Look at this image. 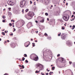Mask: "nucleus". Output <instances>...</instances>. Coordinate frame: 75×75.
Here are the masks:
<instances>
[{"mask_svg": "<svg viewBox=\"0 0 75 75\" xmlns=\"http://www.w3.org/2000/svg\"><path fill=\"white\" fill-rule=\"evenodd\" d=\"M33 47H35V45H33Z\"/></svg>", "mask_w": 75, "mask_h": 75, "instance_id": "nucleus-56", "label": "nucleus"}, {"mask_svg": "<svg viewBox=\"0 0 75 75\" xmlns=\"http://www.w3.org/2000/svg\"><path fill=\"white\" fill-rule=\"evenodd\" d=\"M15 31H16V29H14V30H13V32Z\"/></svg>", "mask_w": 75, "mask_h": 75, "instance_id": "nucleus-52", "label": "nucleus"}, {"mask_svg": "<svg viewBox=\"0 0 75 75\" xmlns=\"http://www.w3.org/2000/svg\"><path fill=\"white\" fill-rule=\"evenodd\" d=\"M2 22H3V23H5V20H3L2 21Z\"/></svg>", "mask_w": 75, "mask_h": 75, "instance_id": "nucleus-34", "label": "nucleus"}, {"mask_svg": "<svg viewBox=\"0 0 75 75\" xmlns=\"http://www.w3.org/2000/svg\"><path fill=\"white\" fill-rule=\"evenodd\" d=\"M22 67L23 68V69H24V65H22Z\"/></svg>", "mask_w": 75, "mask_h": 75, "instance_id": "nucleus-32", "label": "nucleus"}, {"mask_svg": "<svg viewBox=\"0 0 75 75\" xmlns=\"http://www.w3.org/2000/svg\"><path fill=\"white\" fill-rule=\"evenodd\" d=\"M2 34L3 35H5V33L4 32H2Z\"/></svg>", "mask_w": 75, "mask_h": 75, "instance_id": "nucleus-13", "label": "nucleus"}, {"mask_svg": "<svg viewBox=\"0 0 75 75\" xmlns=\"http://www.w3.org/2000/svg\"><path fill=\"white\" fill-rule=\"evenodd\" d=\"M34 54H32L30 55V58L32 59L34 58Z\"/></svg>", "mask_w": 75, "mask_h": 75, "instance_id": "nucleus-8", "label": "nucleus"}, {"mask_svg": "<svg viewBox=\"0 0 75 75\" xmlns=\"http://www.w3.org/2000/svg\"><path fill=\"white\" fill-rule=\"evenodd\" d=\"M73 27L74 28H75V25H73Z\"/></svg>", "mask_w": 75, "mask_h": 75, "instance_id": "nucleus-47", "label": "nucleus"}, {"mask_svg": "<svg viewBox=\"0 0 75 75\" xmlns=\"http://www.w3.org/2000/svg\"><path fill=\"white\" fill-rule=\"evenodd\" d=\"M54 68H55V67H52V70H54Z\"/></svg>", "mask_w": 75, "mask_h": 75, "instance_id": "nucleus-22", "label": "nucleus"}, {"mask_svg": "<svg viewBox=\"0 0 75 75\" xmlns=\"http://www.w3.org/2000/svg\"><path fill=\"white\" fill-rule=\"evenodd\" d=\"M25 24V22L24 21H22V24H23V25H24V24Z\"/></svg>", "mask_w": 75, "mask_h": 75, "instance_id": "nucleus-12", "label": "nucleus"}, {"mask_svg": "<svg viewBox=\"0 0 75 75\" xmlns=\"http://www.w3.org/2000/svg\"><path fill=\"white\" fill-rule=\"evenodd\" d=\"M51 73L50 72V73H49V74L50 75H51Z\"/></svg>", "mask_w": 75, "mask_h": 75, "instance_id": "nucleus-54", "label": "nucleus"}, {"mask_svg": "<svg viewBox=\"0 0 75 75\" xmlns=\"http://www.w3.org/2000/svg\"><path fill=\"white\" fill-rule=\"evenodd\" d=\"M61 37L62 40H65V39L66 38L65 35H64V33H62L61 35Z\"/></svg>", "mask_w": 75, "mask_h": 75, "instance_id": "nucleus-3", "label": "nucleus"}, {"mask_svg": "<svg viewBox=\"0 0 75 75\" xmlns=\"http://www.w3.org/2000/svg\"><path fill=\"white\" fill-rule=\"evenodd\" d=\"M47 21H49V20H50L49 18H47Z\"/></svg>", "mask_w": 75, "mask_h": 75, "instance_id": "nucleus-45", "label": "nucleus"}, {"mask_svg": "<svg viewBox=\"0 0 75 75\" xmlns=\"http://www.w3.org/2000/svg\"><path fill=\"white\" fill-rule=\"evenodd\" d=\"M35 2H34V5H35L36 4H35Z\"/></svg>", "mask_w": 75, "mask_h": 75, "instance_id": "nucleus-51", "label": "nucleus"}, {"mask_svg": "<svg viewBox=\"0 0 75 75\" xmlns=\"http://www.w3.org/2000/svg\"><path fill=\"white\" fill-rule=\"evenodd\" d=\"M30 4H31L32 3V1H30Z\"/></svg>", "mask_w": 75, "mask_h": 75, "instance_id": "nucleus-40", "label": "nucleus"}, {"mask_svg": "<svg viewBox=\"0 0 75 75\" xmlns=\"http://www.w3.org/2000/svg\"><path fill=\"white\" fill-rule=\"evenodd\" d=\"M44 75V73H43V74H42V75Z\"/></svg>", "mask_w": 75, "mask_h": 75, "instance_id": "nucleus-64", "label": "nucleus"}, {"mask_svg": "<svg viewBox=\"0 0 75 75\" xmlns=\"http://www.w3.org/2000/svg\"><path fill=\"white\" fill-rule=\"evenodd\" d=\"M28 11V9H26L25 10V11L26 12H27V11Z\"/></svg>", "mask_w": 75, "mask_h": 75, "instance_id": "nucleus-24", "label": "nucleus"}, {"mask_svg": "<svg viewBox=\"0 0 75 75\" xmlns=\"http://www.w3.org/2000/svg\"><path fill=\"white\" fill-rule=\"evenodd\" d=\"M75 18H72V21H74V20H75Z\"/></svg>", "mask_w": 75, "mask_h": 75, "instance_id": "nucleus-41", "label": "nucleus"}, {"mask_svg": "<svg viewBox=\"0 0 75 75\" xmlns=\"http://www.w3.org/2000/svg\"><path fill=\"white\" fill-rule=\"evenodd\" d=\"M24 57H27V54H24Z\"/></svg>", "mask_w": 75, "mask_h": 75, "instance_id": "nucleus-14", "label": "nucleus"}, {"mask_svg": "<svg viewBox=\"0 0 75 75\" xmlns=\"http://www.w3.org/2000/svg\"><path fill=\"white\" fill-rule=\"evenodd\" d=\"M11 1H10L9 2V3L8 4V5H9V6H10V4H11L10 3H11Z\"/></svg>", "mask_w": 75, "mask_h": 75, "instance_id": "nucleus-29", "label": "nucleus"}, {"mask_svg": "<svg viewBox=\"0 0 75 75\" xmlns=\"http://www.w3.org/2000/svg\"><path fill=\"white\" fill-rule=\"evenodd\" d=\"M34 16V13L30 11L28 14V17L26 18L28 20H30L33 18V17Z\"/></svg>", "mask_w": 75, "mask_h": 75, "instance_id": "nucleus-1", "label": "nucleus"}, {"mask_svg": "<svg viewBox=\"0 0 75 75\" xmlns=\"http://www.w3.org/2000/svg\"><path fill=\"white\" fill-rule=\"evenodd\" d=\"M22 59V61H24V60L25 59V58L24 57H23Z\"/></svg>", "mask_w": 75, "mask_h": 75, "instance_id": "nucleus-20", "label": "nucleus"}, {"mask_svg": "<svg viewBox=\"0 0 75 75\" xmlns=\"http://www.w3.org/2000/svg\"><path fill=\"white\" fill-rule=\"evenodd\" d=\"M45 4L46 5H47V4H48L49 3V1L48 0H45Z\"/></svg>", "mask_w": 75, "mask_h": 75, "instance_id": "nucleus-6", "label": "nucleus"}, {"mask_svg": "<svg viewBox=\"0 0 75 75\" xmlns=\"http://www.w3.org/2000/svg\"><path fill=\"white\" fill-rule=\"evenodd\" d=\"M44 21V19H43L42 20L40 21V23H43Z\"/></svg>", "mask_w": 75, "mask_h": 75, "instance_id": "nucleus-11", "label": "nucleus"}, {"mask_svg": "<svg viewBox=\"0 0 75 75\" xmlns=\"http://www.w3.org/2000/svg\"><path fill=\"white\" fill-rule=\"evenodd\" d=\"M34 61H38V57H35L34 59Z\"/></svg>", "mask_w": 75, "mask_h": 75, "instance_id": "nucleus-7", "label": "nucleus"}, {"mask_svg": "<svg viewBox=\"0 0 75 75\" xmlns=\"http://www.w3.org/2000/svg\"><path fill=\"white\" fill-rule=\"evenodd\" d=\"M39 72H40V71H38V70H36L35 71V73H39Z\"/></svg>", "mask_w": 75, "mask_h": 75, "instance_id": "nucleus-21", "label": "nucleus"}, {"mask_svg": "<svg viewBox=\"0 0 75 75\" xmlns=\"http://www.w3.org/2000/svg\"><path fill=\"white\" fill-rule=\"evenodd\" d=\"M74 15H72L71 16V18L74 17Z\"/></svg>", "mask_w": 75, "mask_h": 75, "instance_id": "nucleus-37", "label": "nucleus"}, {"mask_svg": "<svg viewBox=\"0 0 75 75\" xmlns=\"http://www.w3.org/2000/svg\"><path fill=\"white\" fill-rule=\"evenodd\" d=\"M45 16H48V13H45Z\"/></svg>", "mask_w": 75, "mask_h": 75, "instance_id": "nucleus-17", "label": "nucleus"}, {"mask_svg": "<svg viewBox=\"0 0 75 75\" xmlns=\"http://www.w3.org/2000/svg\"><path fill=\"white\" fill-rule=\"evenodd\" d=\"M51 74H53V72H51V71L50 72Z\"/></svg>", "mask_w": 75, "mask_h": 75, "instance_id": "nucleus-55", "label": "nucleus"}, {"mask_svg": "<svg viewBox=\"0 0 75 75\" xmlns=\"http://www.w3.org/2000/svg\"><path fill=\"white\" fill-rule=\"evenodd\" d=\"M59 55H60V54H58V55H57V57H59Z\"/></svg>", "mask_w": 75, "mask_h": 75, "instance_id": "nucleus-50", "label": "nucleus"}, {"mask_svg": "<svg viewBox=\"0 0 75 75\" xmlns=\"http://www.w3.org/2000/svg\"><path fill=\"white\" fill-rule=\"evenodd\" d=\"M22 66H21V65H19V66L20 67H21Z\"/></svg>", "mask_w": 75, "mask_h": 75, "instance_id": "nucleus-53", "label": "nucleus"}, {"mask_svg": "<svg viewBox=\"0 0 75 75\" xmlns=\"http://www.w3.org/2000/svg\"><path fill=\"white\" fill-rule=\"evenodd\" d=\"M35 22L36 23H38V21H35Z\"/></svg>", "mask_w": 75, "mask_h": 75, "instance_id": "nucleus-39", "label": "nucleus"}, {"mask_svg": "<svg viewBox=\"0 0 75 75\" xmlns=\"http://www.w3.org/2000/svg\"><path fill=\"white\" fill-rule=\"evenodd\" d=\"M24 9H22V13H23H23H24Z\"/></svg>", "mask_w": 75, "mask_h": 75, "instance_id": "nucleus-25", "label": "nucleus"}, {"mask_svg": "<svg viewBox=\"0 0 75 75\" xmlns=\"http://www.w3.org/2000/svg\"><path fill=\"white\" fill-rule=\"evenodd\" d=\"M37 68H39L40 70H42L43 69V66L41 64H38L37 65Z\"/></svg>", "mask_w": 75, "mask_h": 75, "instance_id": "nucleus-2", "label": "nucleus"}, {"mask_svg": "<svg viewBox=\"0 0 75 75\" xmlns=\"http://www.w3.org/2000/svg\"><path fill=\"white\" fill-rule=\"evenodd\" d=\"M68 3H67L66 4V5H68Z\"/></svg>", "mask_w": 75, "mask_h": 75, "instance_id": "nucleus-60", "label": "nucleus"}, {"mask_svg": "<svg viewBox=\"0 0 75 75\" xmlns=\"http://www.w3.org/2000/svg\"><path fill=\"white\" fill-rule=\"evenodd\" d=\"M70 27L71 28V27H72V26L70 25Z\"/></svg>", "mask_w": 75, "mask_h": 75, "instance_id": "nucleus-61", "label": "nucleus"}, {"mask_svg": "<svg viewBox=\"0 0 75 75\" xmlns=\"http://www.w3.org/2000/svg\"><path fill=\"white\" fill-rule=\"evenodd\" d=\"M48 70V69H47V71H48V72H50V70Z\"/></svg>", "mask_w": 75, "mask_h": 75, "instance_id": "nucleus-36", "label": "nucleus"}, {"mask_svg": "<svg viewBox=\"0 0 75 75\" xmlns=\"http://www.w3.org/2000/svg\"><path fill=\"white\" fill-rule=\"evenodd\" d=\"M9 25L10 26H12V24L11 23H10L9 24Z\"/></svg>", "mask_w": 75, "mask_h": 75, "instance_id": "nucleus-33", "label": "nucleus"}, {"mask_svg": "<svg viewBox=\"0 0 75 75\" xmlns=\"http://www.w3.org/2000/svg\"><path fill=\"white\" fill-rule=\"evenodd\" d=\"M73 66L75 67V62L73 63Z\"/></svg>", "mask_w": 75, "mask_h": 75, "instance_id": "nucleus-18", "label": "nucleus"}, {"mask_svg": "<svg viewBox=\"0 0 75 75\" xmlns=\"http://www.w3.org/2000/svg\"><path fill=\"white\" fill-rule=\"evenodd\" d=\"M25 4H22V3H20V7H23L24 6Z\"/></svg>", "mask_w": 75, "mask_h": 75, "instance_id": "nucleus-10", "label": "nucleus"}, {"mask_svg": "<svg viewBox=\"0 0 75 75\" xmlns=\"http://www.w3.org/2000/svg\"><path fill=\"white\" fill-rule=\"evenodd\" d=\"M63 19L64 20H65V21H68L69 19V18H67V16H63Z\"/></svg>", "mask_w": 75, "mask_h": 75, "instance_id": "nucleus-4", "label": "nucleus"}, {"mask_svg": "<svg viewBox=\"0 0 75 75\" xmlns=\"http://www.w3.org/2000/svg\"><path fill=\"white\" fill-rule=\"evenodd\" d=\"M3 19H5V18H6V16H3Z\"/></svg>", "mask_w": 75, "mask_h": 75, "instance_id": "nucleus-19", "label": "nucleus"}, {"mask_svg": "<svg viewBox=\"0 0 75 75\" xmlns=\"http://www.w3.org/2000/svg\"><path fill=\"white\" fill-rule=\"evenodd\" d=\"M69 62V64H72V62Z\"/></svg>", "mask_w": 75, "mask_h": 75, "instance_id": "nucleus-38", "label": "nucleus"}, {"mask_svg": "<svg viewBox=\"0 0 75 75\" xmlns=\"http://www.w3.org/2000/svg\"><path fill=\"white\" fill-rule=\"evenodd\" d=\"M74 28L73 27V28H72V30H74Z\"/></svg>", "mask_w": 75, "mask_h": 75, "instance_id": "nucleus-63", "label": "nucleus"}, {"mask_svg": "<svg viewBox=\"0 0 75 75\" xmlns=\"http://www.w3.org/2000/svg\"><path fill=\"white\" fill-rule=\"evenodd\" d=\"M7 42H10V41H9V40H7Z\"/></svg>", "mask_w": 75, "mask_h": 75, "instance_id": "nucleus-46", "label": "nucleus"}, {"mask_svg": "<svg viewBox=\"0 0 75 75\" xmlns=\"http://www.w3.org/2000/svg\"><path fill=\"white\" fill-rule=\"evenodd\" d=\"M25 62H26L27 63H28V60H26L25 61Z\"/></svg>", "mask_w": 75, "mask_h": 75, "instance_id": "nucleus-27", "label": "nucleus"}, {"mask_svg": "<svg viewBox=\"0 0 75 75\" xmlns=\"http://www.w3.org/2000/svg\"><path fill=\"white\" fill-rule=\"evenodd\" d=\"M29 45H30V44H29L28 45H27L26 46V47H28Z\"/></svg>", "mask_w": 75, "mask_h": 75, "instance_id": "nucleus-49", "label": "nucleus"}, {"mask_svg": "<svg viewBox=\"0 0 75 75\" xmlns=\"http://www.w3.org/2000/svg\"><path fill=\"white\" fill-rule=\"evenodd\" d=\"M45 36H46H46H48V35L47 34V33H45Z\"/></svg>", "mask_w": 75, "mask_h": 75, "instance_id": "nucleus-23", "label": "nucleus"}, {"mask_svg": "<svg viewBox=\"0 0 75 75\" xmlns=\"http://www.w3.org/2000/svg\"><path fill=\"white\" fill-rule=\"evenodd\" d=\"M10 6H13V4H10Z\"/></svg>", "mask_w": 75, "mask_h": 75, "instance_id": "nucleus-48", "label": "nucleus"}, {"mask_svg": "<svg viewBox=\"0 0 75 75\" xmlns=\"http://www.w3.org/2000/svg\"><path fill=\"white\" fill-rule=\"evenodd\" d=\"M27 26L29 27L30 28L31 27L32 25V23L31 22L29 23L27 25Z\"/></svg>", "mask_w": 75, "mask_h": 75, "instance_id": "nucleus-5", "label": "nucleus"}, {"mask_svg": "<svg viewBox=\"0 0 75 75\" xmlns=\"http://www.w3.org/2000/svg\"><path fill=\"white\" fill-rule=\"evenodd\" d=\"M45 74L46 75H48V73H45Z\"/></svg>", "mask_w": 75, "mask_h": 75, "instance_id": "nucleus-42", "label": "nucleus"}, {"mask_svg": "<svg viewBox=\"0 0 75 75\" xmlns=\"http://www.w3.org/2000/svg\"><path fill=\"white\" fill-rule=\"evenodd\" d=\"M11 21H13V22H14L15 21L13 20H11Z\"/></svg>", "mask_w": 75, "mask_h": 75, "instance_id": "nucleus-44", "label": "nucleus"}, {"mask_svg": "<svg viewBox=\"0 0 75 75\" xmlns=\"http://www.w3.org/2000/svg\"><path fill=\"white\" fill-rule=\"evenodd\" d=\"M61 33H60L59 34H58V36H60L61 35Z\"/></svg>", "mask_w": 75, "mask_h": 75, "instance_id": "nucleus-28", "label": "nucleus"}, {"mask_svg": "<svg viewBox=\"0 0 75 75\" xmlns=\"http://www.w3.org/2000/svg\"><path fill=\"white\" fill-rule=\"evenodd\" d=\"M53 6H52V5H51V7H53Z\"/></svg>", "mask_w": 75, "mask_h": 75, "instance_id": "nucleus-62", "label": "nucleus"}, {"mask_svg": "<svg viewBox=\"0 0 75 75\" xmlns=\"http://www.w3.org/2000/svg\"><path fill=\"white\" fill-rule=\"evenodd\" d=\"M49 38L50 40V39H51V38L50 37V38Z\"/></svg>", "mask_w": 75, "mask_h": 75, "instance_id": "nucleus-59", "label": "nucleus"}, {"mask_svg": "<svg viewBox=\"0 0 75 75\" xmlns=\"http://www.w3.org/2000/svg\"><path fill=\"white\" fill-rule=\"evenodd\" d=\"M59 21H60L61 23H62L63 22V20H59Z\"/></svg>", "mask_w": 75, "mask_h": 75, "instance_id": "nucleus-26", "label": "nucleus"}, {"mask_svg": "<svg viewBox=\"0 0 75 75\" xmlns=\"http://www.w3.org/2000/svg\"><path fill=\"white\" fill-rule=\"evenodd\" d=\"M36 33H38V31H36Z\"/></svg>", "mask_w": 75, "mask_h": 75, "instance_id": "nucleus-57", "label": "nucleus"}, {"mask_svg": "<svg viewBox=\"0 0 75 75\" xmlns=\"http://www.w3.org/2000/svg\"><path fill=\"white\" fill-rule=\"evenodd\" d=\"M62 30H65V28H64V27L62 26Z\"/></svg>", "mask_w": 75, "mask_h": 75, "instance_id": "nucleus-15", "label": "nucleus"}, {"mask_svg": "<svg viewBox=\"0 0 75 75\" xmlns=\"http://www.w3.org/2000/svg\"><path fill=\"white\" fill-rule=\"evenodd\" d=\"M73 14H75V12H74V13H73Z\"/></svg>", "mask_w": 75, "mask_h": 75, "instance_id": "nucleus-58", "label": "nucleus"}, {"mask_svg": "<svg viewBox=\"0 0 75 75\" xmlns=\"http://www.w3.org/2000/svg\"><path fill=\"white\" fill-rule=\"evenodd\" d=\"M8 32V31H6V30H5V33H7Z\"/></svg>", "mask_w": 75, "mask_h": 75, "instance_id": "nucleus-31", "label": "nucleus"}, {"mask_svg": "<svg viewBox=\"0 0 75 75\" xmlns=\"http://www.w3.org/2000/svg\"><path fill=\"white\" fill-rule=\"evenodd\" d=\"M11 13L9 12V13H8V15H11Z\"/></svg>", "mask_w": 75, "mask_h": 75, "instance_id": "nucleus-35", "label": "nucleus"}, {"mask_svg": "<svg viewBox=\"0 0 75 75\" xmlns=\"http://www.w3.org/2000/svg\"><path fill=\"white\" fill-rule=\"evenodd\" d=\"M8 9L9 10V11H10V10H11V8H8Z\"/></svg>", "mask_w": 75, "mask_h": 75, "instance_id": "nucleus-30", "label": "nucleus"}, {"mask_svg": "<svg viewBox=\"0 0 75 75\" xmlns=\"http://www.w3.org/2000/svg\"><path fill=\"white\" fill-rule=\"evenodd\" d=\"M21 3H22V4L25 5L26 4V2L25 1H22L21 2Z\"/></svg>", "mask_w": 75, "mask_h": 75, "instance_id": "nucleus-9", "label": "nucleus"}, {"mask_svg": "<svg viewBox=\"0 0 75 75\" xmlns=\"http://www.w3.org/2000/svg\"><path fill=\"white\" fill-rule=\"evenodd\" d=\"M10 35H11L12 36H13V33L11 34H10Z\"/></svg>", "mask_w": 75, "mask_h": 75, "instance_id": "nucleus-43", "label": "nucleus"}, {"mask_svg": "<svg viewBox=\"0 0 75 75\" xmlns=\"http://www.w3.org/2000/svg\"><path fill=\"white\" fill-rule=\"evenodd\" d=\"M64 58H62L61 61L62 62H63V61H64Z\"/></svg>", "mask_w": 75, "mask_h": 75, "instance_id": "nucleus-16", "label": "nucleus"}]
</instances>
